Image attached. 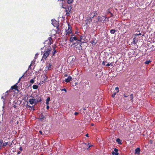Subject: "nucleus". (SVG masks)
<instances>
[{
	"label": "nucleus",
	"instance_id": "56",
	"mask_svg": "<svg viewBox=\"0 0 155 155\" xmlns=\"http://www.w3.org/2000/svg\"><path fill=\"white\" fill-rule=\"evenodd\" d=\"M119 39H120L119 38H117V41L119 40Z\"/></svg>",
	"mask_w": 155,
	"mask_h": 155
},
{
	"label": "nucleus",
	"instance_id": "20",
	"mask_svg": "<svg viewBox=\"0 0 155 155\" xmlns=\"http://www.w3.org/2000/svg\"><path fill=\"white\" fill-rule=\"evenodd\" d=\"M51 65V63H49V62H48L46 64V66H47L49 69H50Z\"/></svg>",
	"mask_w": 155,
	"mask_h": 155
},
{
	"label": "nucleus",
	"instance_id": "59",
	"mask_svg": "<svg viewBox=\"0 0 155 155\" xmlns=\"http://www.w3.org/2000/svg\"><path fill=\"white\" fill-rule=\"evenodd\" d=\"M150 143L151 144L152 143V140H150Z\"/></svg>",
	"mask_w": 155,
	"mask_h": 155
},
{
	"label": "nucleus",
	"instance_id": "62",
	"mask_svg": "<svg viewBox=\"0 0 155 155\" xmlns=\"http://www.w3.org/2000/svg\"><path fill=\"white\" fill-rule=\"evenodd\" d=\"M2 99H3V97H2Z\"/></svg>",
	"mask_w": 155,
	"mask_h": 155
},
{
	"label": "nucleus",
	"instance_id": "3",
	"mask_svg": "<svg viewBox=\"0 0 155 155\" xmlns=\"http://www.w3.org/2000/svg\"><path fill=\"white\" fill-rule=\"evenodd\" d=\"M52 24L54 26L56 27L57 29V32L59 33V24L58 22L55 20H52Z\"/></svg>",
	"mask_w": 155,
	"mask_h": 155
},
{
	"label": "nucleus",
	"instance_id": "41",
	"mask_svg": "<svg viewBox=\"0 0 155 155\" xmlns=\"http://www.w3.org/2000/svg\"><path fill=\"white\" fill-rule=\"evenodd\" d=\"M78 113L77 112H75L74 113V114L76 116V115H78Z\"/></svg>",
	"mask_w": 155,
	"mask_h": 155
},
{
	"label": "nucleus",
	"instance_id": "55",
	"mask_svg": "<svg viewBox=\"0 0 155 155\" xmlns=\"http://www.w3.org/2000/svg\"><path fill=\"white\" fill-rule=\"evenodd\" d=\"M120 62L118 63L117 65H120ZM120 66V65H119V67Z\"/></svg>",
	"mask_w": 155,
	"mask_h": 155
},
{
	"label": "nucleus",
	"instance_id": "63",
	"mask_svg": "<svg viewBox=\"0 0 155 155\" xmlns=\"http://www.w3.org/2000/svg\"><path fill=\"white\" fill-rule=\"evenodd\" d=\"M8 91H7L6 92L8 93Z\"/></svg>",
	"mask_w": 155,
	"mask_h": 155
},
{
	"label": "nucleus",
	"instance_id": "24",
	"mask_svg": "<svg viewBox=\"0 0 155 155\" xmlns=\"http://www.w3.org/2000/svg\"><path fill=\"white\" fill-rule=\"evenodd\" d=\"M100 117L101 115L100 114H97L95 118L96 120H99Z\"/></svg>",
	"mask_w": 155,
	"mask_h": 155
},
{
	"label": "nucleus",
	"instance_id": "52",
	"mask_svg": "<svg viewBox=\"0 0 155 155\" xmlns=\"http://www.w3.org/2000/svg\"><path fill=\"white\" fill-rule=\"evenodd\" d=\"M118 150L117 149V155H119V153H118Z\"/></svg>",
	"mask_w": 155,
	"mask_h": 155
},
{
	"label": "nucleus",
	"instance_id": "46",
	"mask_svg": "<svg viewBox=\"0 0 155 155\" xmlns=\"http://www.w3.org/2000/svg\"><path fill=\"white\" fill-rule=\"evenodd\" d=\"M119 92V88L117 87V93Z\"/></svg>",
	"mask_w": 155,
	"mask_h": 155
},
{
	"label": "nucleus",
	"instance_id": "44",
	"mask_svg": "<svg viewBox=\"0 0 155 155\" xmlns=\"http://www.w3.org/2000/svg\"><path fill=\"white\" fill-rule=\"evenodd\" d=\"M49 108V106L48 105H47V107H46V108H47V109H48Z\"/></svg>",
	"mask_w": 155,
	"mask_h": 155
},
{
	"label": "nucleus",
	"instance_id": "1",
	"mask_svg": "<svg viewBox=\"0 0 155 155\" xmlns=\"http://www.w3.org/2000/svg\"><path fill=\"white\" fill-rule=\"evenodd\" d=\"M51 50L52 48L50 46L48 47L45 48L44 51V53L42 58L41 61H44L46 60L47 57L50 54Z\"/></svg>",
	"mask_w": 155,
	"mask_h": 155
},
{
	"label": "nucleus",
	"instance_id": "7",
	"mask_svg": "<svg viewBox=\"0 0 155 155\" xmlns=\"http://www.w3.org/2000/svg\"><path fill=\"white\" fill-rule=\"evenodd\" d=\"M84 36H82L80 37V40H78V45H79V46H81V43H83L85 41V40H84Z\"/></svg>",
	"mask_w": 155,
	"mask_h": 155
},
{
	"label": "nucleus",
	"instance_id": "64",
	"mask_svg": "<svg viewBox=\"0 0 155 155\" xmlns=\"http://www.w3.org/2000/svg\"><path fill=\"white\" fill-rule=\"evenodd\" d=\"M40 155H43V154H41Z\"/></svg>",
	"mask_w": 155,
	"mask_h": 155
},
{
	"label": "nucleus",
	"instance_id": "32",
	"mask_svg": "<svg viewBox=\"0 0 155 155\" xmlns=\"http://www.w3.org/2000/svg\"><path fill=\"white\" fill-rule=\"evenodd\" d=\"M113 94H112V96L113 97H114L116 94V92H113Z\"/></svg>",
	"mask_w": 155,
	"mask_h": 155
},
{
	"label": "nucleus",
	"instance_id": "30",
	"mask_svg": "<svg viewBox=\"0 0 155 155\" xmlns=\"http://www.w3.org/2000/svg\"><path fill=\"white\" fill-rule=\"evenodd\" d=\"M33 64H34V63L33 61H32L31 63V64L28 67V69H31V66Z\"/></svg>",
	"mask_w": 155,
	"mask_h": 155
},
{
	"label": "nucleus",
	"instance_id": "10",
	"mask_svg": "<svg viewBox=\"0 0 155 155\" xmlns=\"http://www.w3.org/2000/svg\"><path fill=\"white\" fill-rule=\"evenodd\" d=\"M94 23H96L97 24V25L98 26H99L100 25V24H98V23L97 18H95L94 17V18L92 19V24H93Z\"/></svg>",
	"mask_w": 155,
	"mask_h": 155
},
{
	"label": "nucleus",
	"instance_id": "35",
	"mask_svg": "<svg viewBox=\"0 0 155 155\" xmlns=\"http://www.w3.org/2000/svg\"><path fill=\"white\" fill-rule=\"evenodd\" d=\"M49 69H49V68L47 66H46V67H45V70L47 71Z\"/></svg>",
	"mask_w": 155,
	"mask_h": 155
},
{
	"label": "nucleus",
	"instance_id": "26",
	"mask_svg": "<svg viewBox=\"0 0 155 155\" xmlns=\"http://www.w3.org/2000/svg\"><path fill=\"white\" fill-rule=\"evenodd\" d=\"M74 2L73 0H68L67 1V3L69 4H71L72 3Z\"/></svg>",
	"mask_w": 155,
	"mask_h": 155
},
{
	"label": "nucleus",
	"instance_id": "38",
	"mask_svg": "<svg viewBox=\"0 0 155 155\" xmlns=\"http://www.w3.org/2000/svg\"><path fill=\"white\" fill-rule=\"evenodd\" d=\"M107 63L106 61H103L102 63V64L104 65H106V63Z\"/></svg>",
	"mask_w": 155,
	"mask_h": 155
},
{
	"label": "nucleus",
	"instance_id": "2",
	"mask_svg": "<svg viewBox=\"0 0 155 155\" xmlns=\"http://www.w3.org/2000/svg\"><path fill=\"white\" fill-rule=\"evenodd\" d=\"M93 14V15L91 17H88L87 19L86 20V25H88L91 23H92V19L94 18V17L95 16L97 15V13L96 12H94L91 13V14L92 15Z\"/></svg>",
	"mask_w": 155,
	"mask_h": 155
},
{
	"label": "nucleus",
	"instance_id": "34",
	"mask_svg": "<svg viewBox=\"0 0 155 155\" xmlns=\"http://www.w3.org/2000/svg\"><path fill=\"white\" fill-rule=\"evenodd\" d=\"M30 82L31 83L33 84L34 83V80L33 79H32L30 81Z\"/></svg>",
	"mask_w": 155,
	"mask_h": 155
},
{
	"label": "nucleus",
	"instance_id": "58",
	"mask_svg": "<svg viewBox=\"0 0 155 155\" xmlns=\"http://www.w3.org/2000/svg\"><path fill=\"white\" fill-rule=\"evenodd\" d=\"M64 76L65 77H67V76H68V74H65Z\"/></svg>",
	"mask_w": 155,
	"mask_h": 155
},
{
	"label": "nucleus",
	"instance_id": "60",
	"mask_svg": "<svg viewBox=\"0 0 155 155\" xmlns=\"http://www.w3.org/2000/svg\"><path fill=\"white\" fill-rule=\"evenodd\" d=\"M141 35V34L140 33L139 34H138L137 35Z\"/></svg>",
	"mask_w": 155,
	"mask_h": 155
},
{
	"label": "nucleus",
	"instance_id": "54",
	"mask_svg": "<svg viewBox=\"0 0 155 155\" xmlns=\"http://www.w3.org/2000/svg\"><path fill=\"white\" fill-rule=\"evenodd\" d=\"M85 136L87 137H88V134H86Z\"/></svg>",
	"mask_w": 155,
	"mask_h": 155
},
{
	"label": "nucleus",
	"instance_id": "40",
	"mask_svg": "<svg viewBox=\"0 0 155 155\" xmlns=\"http://www.w3.org/2000/svg\"><path fill=\"white\" fill-rule=\"evenodd\" d=\"M114 88H115V90H116V87H115V88H112L111 90V91L112 93L113 92V90H114Z\"/></svg>",
	"mask_w": 155,
	"mask_h": 155
},
{
	"label": "nucleus",
	"instance_id": "27",
	"mask_svg": "<svg viewBox=\"0 0 155 155\" xmlns=\"http://www.w3.org/2000/svg\"><path fill=\"white\" fill-rule=\"evenodd\" d=\"M151 62V61L150 60H147L145 62V63L146 64H149Z\"/></svg>",
	"mask_w": 155,
	"mask_h": 155
},
{
	"label": "nucleus",
	"instance_id": "4",
	"mask_svg": "<svg viewBox=\"0 0 155 155\" xmlns=\"http://www.w3.org/2000/svg\"><path fill=\"white\" fill-rule=\"evenodd\" d=\"M68 29H65V34L66 35H69L70 34L72 33V27L69 24H68Z\"/></svg>",
	"mask_w": 155,
	"mask_h": 155
},
{
	"label": "nucleus",
	"instance_id": "28",
	"mask_svg": "<svg viewBox=\"0 0 155 155\" xmlns=\"http://www.w3.org/2000/svg\"><path fill=\"white\" fill-rule=\"evenodd\" d=\"M3 143V140H0V149H1V147Z\"/></svg>",
	"mask_w": 155,
	"mask_h": 155
},
{
	"label": "nucleus",
	"instance_id": "25",
	"mask_svg": "<svg viewBox=\"0 0 155 155\" xmlns=\"http://www.w3.org/2000/svg\"><path fill=\"white\" fill-rule=\"evenodd\" d=\"M114 151H112V154L113 155H116V148L114 149Z\"/></svg>",
	"mask_w": 155,
	"mask_h": 155
},
{
	"label": "nucleus",
	"instance_id": "43",
	"mask_svg": "<svg viewBox=\"0 0 155 155\" xmlns=\"http://www.w3.org/2000/svg\"><path fill=\"white\" fill-rule=\"evenodd\" d=\"M24 74H23V75L20 78L19 80V81L24 76Z\"/></svg>",
	"mask_w": 155,
	"mask_h": 155
},
{
	"label": "nucleus",
	"instance_id": "45",
	"mask_svg": "<svg viewBox=\"0 0 155 155\" xmlns=\"http://www.w3.org/2000/svg\"><path fill=\"white\" fill-rule=\"evenodd\" d=\"M110 65V64L109 63H107V64L106 65V66H109Z\"/></svg>",
	"mask_w": 155,
	"mask_h": 155
},
{
	"label": "nucleus",
	"instance_id": "57",
	"mask_svg": "<svg viewBox=\"0 0 155 155\" xmlns=\"http://www.w3.org/2000/svg\"><path fill=\"white\" fill-rule=\"evenodd\" d=\"M110 64V65L111 66H113L112 63H111Z\"/></svg>",
	"mask_w": 155,
	"mask_h": 155
},
{
	"label": "nucleus",
	"instance_id": "37",
	"mask_svg": "<svg viewBox=\"0 0 155 155\" xmlns=\"http://www.w3.org/2000/svg\"><path fill=\"white\" fill-rule=\"evenodd\" d=\"M50 100V97H48L46 99V101L49 102Z\"/></svg>",
	"mask_w": 155,
	"mask_h": 155
},
{
	"label": "nucleus",
	"instance_id": "15",
	"mask_svg": "<svg viewBox=\"0 0 155 155\" xmlns=\"http://www.w3.org/2000/svg\"><path fill=\"white\" fill-rule=\"evenodd\" d=\"M72 79V78L71 77L69 76L65 80V81L67 83L69 82Z\"/></svg>",
	"mask_w": 155,
	"mask_h": 155
},
{
	"label": "nucleus",
	"instance_id": "19",
	"mask_svg": "<svg viewBox=\"0 0 155 155\" xmlns=\"http://www.w3.org/2000/svg\"><path fill=\"white\" fill-rule=\"evenodd\" d=\"M53 51L52 52V56H54L55 55L56 52V50L55 49V48L54 47H53Z\"/></svg>",
	"mask_w": 155,
	"mask_h": 155
},
{
	"label": "nucleus",
	"instance_id": "21",
	"mask_svg": "<svg viewBox=\"0 0 155 155\" xmlns=\"http://www.w3.org/2000/svg\"><path fill=\"white\" fill-rule=\"evenodd\" d=\"M66 15L69 16L71 13V12L68 11L67 9H66Z\"/></svg>",
	"mask_w": 155,
	"mask_h": 155
},
{
	"label": "nucleus",
	"instance_id": "36",
	"mask_svg": "<svg viewBox=\"0 0 155 155\" xmlns=\"http://www.w3.org/2000/svg\"><path fill=\"white\" fill-rule=\"evenodd\" d=\"M61 91H64L65 92H67V90H66V89L65 88H63L62 89H61Z\"/></svg>",
	"mask_w": 155,
	"mask_h": 155
},
{
	"label": "nucleus",
	"instance_id": "16",
	"mask_svg": "<svg viewBox=\"0 0 155 155\" xmlns=\"http://www.w3.org/2000/svg\"><path fill=\"white\" fill-rule=\"evenodd\" d=\"M45 118L44 116L41 114L39 117L38 119L41 120H43L44 118Z\"/></svg>",
	"mask_w": 155,
	"mask_h": 155
},
{
	"label": "nucleus",
	"instance_id": "33",
	"mask_svg": "<svg viewBox=\"0 0 155 155\" xmlns=\"http://www.w3.org/2000/svg\"><path fill=\"white\" fill-rule=\"evenodd\" d=\"M130 98H131L130 100L131 101H133V94H131L130 95Z\"/></svg>",
	"mask_w": 155,
	"mask_h": 155
},
{
	"label": "nucleus",
	"instance_id": "61",
	"mask_svg": "<svg viewBox=\"0 0 155 155\" xmlns=\"http://www.w3.org/2000/svg\"><path fill=\"white\" fill-rule=\"evenodd\" d=\"M152 47H154V46L153 45H152Z\"/></svg>",
	"mask_w": 155,
	"mask_h": 155
},
{
	"label": "nucleus",
	"instance_id": "12",
	"mask_svg": "<svg viewBox=\"0 0 155 155\" xmlns=\"http://www.w3.org/2000/svg\"><path fill=\"white\" fill-rule=\"evenodd\" d=\"M138 41V38L135 37L133 39V43L134 45L136 44L137 42Z\"/></svg>",
	"mask_w": 155,
	"mask_h": 155
},
{
	"label": "nucleus",
	"instance_id": "17",
	"mask_svg": "<svg viewBox=\"0 0 155 155\" xmlns=\"http://www.w3.org/2000/svg\"><path fill=\"white\" fill-rule=\"evenodd\" d=\"M89 144H86V143H84L83 144V146H84L85 147H87L86 148H87V150H88V149L91 146V145H89Z\"/></svg>",
	"mask_w": 155,
	"mask_h": 155
},
{
	"label": "nucleus",
	"instance_id": "29",
	"mask_svg": "<svg viewBox=\"0 0 155 155\" xmlns=\"http://www.w3.org/2000/svg\"><path fill=\"white\" fill-rule=\"evenodd\" d=\"M116 31V30L115 29H111L110 31V32L111 34H114Z\"/></svg>",
	"mask_w": 155,
	"mask_h": 155
},
{
	"label": "nucleus",
	"instance_id": "9",
	"mask_svg": "<svg viewBox=\"0 0 155 155\" xmlns=\"http://www.w3.org/2000/svg\"><path fill=\"white\" fill-rule=\"evenodd\" d=\"M75 57H69L68 58V61L70 63H73L75 61Z\"/></svg>",
	"mask_w": 155,
	"mask_h": 155
},
{
	"label": "nucleus",
	"instance_id": "53",
	"mask_svg": "<svg viewBox=\"0 0 155 155\" xmlns=\"http://www.w3.org/2000/svg\"><path fill=\"white\" fill-rule=\"evenodd\" d=\"M124 96L125 97H127V96L125 94H124Z\"/></svg>",
	"mask_w": 155,
	"mask_h": 155
},
{
	"label": "nucleus",
	"instance_id": "14",
	"mask_svg": "<svg viewBox=\"0 0 155 155\" xmlns=\"http://www.w3.org/2000/svg\"><path fill=\"white\" fill-rule=\"evenodd\" d=\"M18 86L16 84H15L13 86H12L11 87L10 90H12L14 89L15 90H18Z\"/></svg>",
	"mask_w": 155,
	"mask_h": 155
},
{
	"label": "nucleus",
	"instance_id": "11",
	"mask_svg": "<svg viewBox=\"0 0 155 155\" xmlns=\"http://www.w3.org/2000/svg\"><path fill=\"white\" fill-rule=\"evenodd\" d=\"M29 101L30 104H33L36 103V100L35 99H30Z\"/></svg>",
	"mask_w": 155,
	"mask_h": 155
},
{
	"label": "nucleus",
	"instance_id": "39",
	"mask_svg": "<svg viewBox=\"0 0 155 155\" xmlns=\"http://www.w3.org/2000/svg\"><path fill=\"white\" fill-rule=\"evenodd\" d=\"M26 106L27 107L31 108V106H30V105L28 104H27Z\"/></svg>",
	"mask_w": 155,
	"mask_h": 155
},
{
	"label": "nucleus",
	"instance_id": "23",
	"mask_svg": "<svg viewBox=\"0 0 155 155\" xmlns=\"http://www.w3.org/2000/svg\"><path fill=\"white\" fill-rule=\"evenodd\" d=\"M38 86L37 85H34L32 86V88L34 89H37L38 88Z\"/></svg>",
	"mask_w": 155,
	"mask_h": 155
},
{
	"label": "nucleus",
	"instance_id": "8",
	"mask_svg": "<svg viewBox=\"0 0 155 155\" xmlns=\"http://www.w3.org/2000/svg\"><path fill=\"white\" fill-rule=\"evenodd\" d=\"M52 38L51 37L48 38L47 40H46L44 42L45 44H48V45H50L52 43Z\"/></svg>",
	"mask_w": 155,
	"mask_h": 155
},
{
	"label": "nucleus",
	"instance_id": "31",
	"mask_svg": "<svg viewBox=\"0 0 155 155\" xmlns=\"http://www.w3.org/2000/svg\"><path fill=\"white\" fill-rule=\"evenodd\" d=\"M2 144H3L2 146L5 147V146H6L8 145V143L7 142H5V143H3Z\"/></svg>",
	"mask_w": 155,
	"mask_h": 155
},
{
	"label": "nucleus",
	"instance_id": "5",
	"mask_svg": "<svg viewBox=\"0 0 155 155\" xmlns=\"http://www.w3.org/2000/svg\"><path fill=\"white\" fill-rule=\"evenodd\" d=\"M78 39L77 37L74 36V35H72L71 36L70 38V41L72 43L74 44H75V43L74 42V41H76L78 43Z\"/></svg>",
	"mask_w": 155,
	"mask_h": 155
},
{
	"label": "nucleus",
	"instance_id": "22",
	"mask_svg": "<svg viewBox=\"0 0 155 155\" xmlns=\"http://www.w3.org/2000/svg\"><path fill=\"white\" fill-rule=\"evenodd\" d=\"M72 9L71 6H68L67 7V8H66V9H67L68 11H69L71 12V9Z\"/></svg>",
	"mask_w": 155,
	"mask_h": 155
},
{
	"label": "nucleus",
	"instance_id": "48",
	"mask_svg": "<svg viewBox=\"0 0 155 155\" xmlns=\"http://www.w3.org/2000/svg\"><path fill=\"white\" fill-rule=\"evenodd\" d=\"M21 153V152L20 151H18L17 152L18 154H19Z\"/></svg>",
	"mask_w": 155,
	"mask_h": 155
},
{
	"label": "nucleus",
	"instance_id": "13",
	"mask_svg": "<svg viewBox=\"0 0 155 155\" xmlns=\"http://www.w3.org/2000/svg\"><path fill=\"white\" fill-rule=\"evenodd\" d=\"M135 154H139L140 153V149L139 147L137 148L135 150Z\"/></svg>",
	"mask_w": 155,
	"mask_h": 155
},
{
	"label": "nucleus",
	"instance_id": "42",
	"mask_svg": "<svg viewBox=\"0 0 155 155\" xmlns=\"http://www.w3.org/2000/svg\"><path fill=\"white\" fill-rule=\"evenodd\" d=\"M19 150H20V151H22V148L21 147H20L19 148Z\"/></svg>",
	"mask_w": 155,
	"mask_h": 155
},
{
	"label": "nucleus",
	"instance_id": "18",
	"mask_svg": "<svg viewBox=\"0 0 155 155\" xmlns=\"http://www.w3.org/2000/svg\"><path fill=\"white\" fill-rule=\"evenodd\" d=\"M117 143H118V144L120 145L122 144V140L119 138H117Z\"/></svg>",
	"mask_w": 155,
	"mask_h": 155
},
{
	"label": "nucleus",
	"instance_id": "6",
	"mask_svg": "<svg viewBox=\"0 0 155 155\" xmlns=\"http://www.w3.org/2000/svg\"><path fill=\"white\" fill-rule=\"evenodd\" d=\"M97 18L98 24H99V23L103 22L104 21H105L106 19V18L104 16H98L97 17Z\"/></svg>",
	"mask_w": 155,
	"mask_h": 155
},
{
	"label": "nucleus",
	"instance_id": "50",
	"mask_svg": "<svg viewBox=\"0 0 155 155\" xmlns=\"http://www.w3.org/2000/svg\"><path fill=\"white\" fill-rule=\"evenodd\" d=\"M39 133H40V134H42V132L40 130V131H39Z\"/></svg>",
	"mask_w": 155,
	"mask_h": 155
},
{
	"label": "nucleus",
	"instance_id": "47",
	"mask_svg": "<svg viewBox=\"0 0 155 155\" xmlns=\"http://www.w3.org/2000/svg\"><path fill=\"white\" fill-rule=\"evenodd\" d=\"M31 108L32 109L33 111H34L35 110V109L34 107H33V106H31Z\"/></svg>",
	"mask_w": 155,
	"mask_h": 155
},
{
	"label": "nucleus",
	"instance_id": "49",
	"mask_svg": "<svg viewBox=\"0 0 155 155\" xmlns=\"http://www.w3.org/2000/svg\"><path fill=\"white\" fill-rule=\"evenodd\" d=\"M46 104L47 105H48V104H49V102H47V101H46Z\"/></svg>",
	"mask_w": 155,
	"mask_h": 155
},
{
	"label": "nucleus",
	"instance_id": "51",
	"mask_svg": "<svg viewBox=\"0 0 155 155\" xmlns=\"http://www.w3.org/2000/svg\"><path fill=\"white\" fill-rule=\"evenodd\" d=\"M13 107L14 108H16V106L15 105H14L13 106Z\"/></svg>",
	"mask_w": 155,
	"mask_h": 155
}]
</instances>
